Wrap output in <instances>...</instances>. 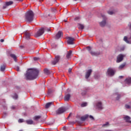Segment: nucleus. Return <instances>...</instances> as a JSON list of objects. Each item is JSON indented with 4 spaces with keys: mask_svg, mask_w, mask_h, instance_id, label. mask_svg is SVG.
Here are the masks:
<instances>
[{
    "mask_svg": "<svg viewBox=\"0 0 131 131\" xmlns=\"http://www.w3.org/2000/svg\"><path fill=\"white\" fill-rule=\"evenodd\" d=\"M39 71L36 69H29L26 74V77L28 80H34L37 78Z\"/></svg>",
    "mask_w": 131,
    "mask_h": 131,
    "instance_id": "obj_1",
    "label": "nucleus"
},
{
    "mask_svg": "<svg viewBox=\"0 0 131 131\" xmlns=\"http://www.w3.org/2000/svg\"><path fill=\"white\" fill-rule=\"evenodd\" d=\"M34 14L32 11L30 10L27 12L25 14V19L29 23L33 21Z\"/></svg>",
    "mask_w": 131,
    "mask_h": 131,
    "instance_id": "obj_2",
    "label": "nucleus"
},
{
    "mask_svg": "<svg viewBox=\"0 0 131 131\" xmlns=\"http://www.w3.org/2000/svg\"><path fill=\"white\" fill-rule=\"evenodd\" d=\"M45 31L50 32V28H41L39 29V30L35 34V37H39L41 36L45 32Z\"/></svg>",
    "mask_w": 131,
    "mask_h": 131,
    "instance_id": "obj_3",
    "label": "nucleus"
},
{
    "mask_svg": "<svg viewBox=\"0 0 131 131\" xmlns=\"http://www.w3.org/2000/svg\"><path fill=\"white\" fill-rule=\"evenodd\" d=\"M115 69L111 67L108 68L106 74L107 76L113 77L115 75Z\"/></svg>",
    "mask_w": 131,
    "mask_h": 131,
    "instance_id": "obj_4",
    "label": "nucleus"
},
{
    "mask_svg": "<svg viewBox=\"0 0 131 131\" xmlns=\"http://www.w3.org/2000/svg\"><path fill=\"white\" fill-rule=\"evenodd\" d=\"M88 50L92 56H98L100 55V53L98 51H94L91 49L90 47H88Z\"/></svg>",
    "mask_w": 131,
    "mask_h": 131,
    "instance_id": "obj_5",
    "label": "nucleus"
},
{
    "mask_svg": "<svg viewBox=\"0 0 131 131\" xmlns=\"http://www.w3.org/2000/svg\"><path fill=\"white\" fill-rule=\"evenodd\" d=\"M67 111V108L63 106L59 107L56 111L57 115H60L64 113Z\"/></svg>",
    "mask_w": 131,
    "mask_h": 131,
    "instance_id": "obj_6",
    "label": "nucleus"
},
{
    "mask_svg": "<svg viewBox=\"0 0 131 131\" xmlns=\"http://www.w3.org/2000/svg\"><path fill=\"white\" fill-rule=\"evenodd\" d=\"M60 59V56L59 55H56L55 57V58L53 61H52V63L53 65H55L57 64L59 60Z\"/></svg>",
    "mask_w": 131,
    "mask_h": 131,
    "instance_id": "obj_7",
    "label": "nucleus"
},
{
    "mask_svg": "<svg viewBox=\"0 0 131 131\" xmlns=\"http://www.w3.org/2000/svg\"><path fill=\"white\" fill-rule=\"evenodd\" d=\"M123 58H124V56L123 54L118 55V56L117 57V61H116L117 63H120L122 61H123Z\"/></svg>",
    "mask_w": 131,
    "mask_h": 131,
    "instance_id": "obj_8",
    "label": "nucleus"
},
{
    "mask_svg": "<svg viewBox=\"0 0 131 131\" xmlns=\"http://www.w3.org/2000/svg\"><path fill=\"white\" fill-rule=\"evenodd\" d=\"M14 4V2L13 1H9L5 3V4L3 6V9H6L7 7L13 5Z\"/></svg>",
    "mask_w": 131,
    "mask_h": 131,
    "instance_id": "obj_9",
    "label": "nucleus"
},
{
    "mask_svg": "<svg viewBox=\"0 0 131 131\" xmlns=\"http://www.w3.org/2000/svg\"><path fill=\"white\" fill-rule=\"evenodd\" d=\"M102 17L103 18V20L100 23V25L101 27H103L106 25V17L105 15H102Z\"/></svg>",
    "mask_w": 131,
    "mask_h": 131,
    "instance_id": "obj_10",
    "label": "nucleus"
},
{
    "mask_svg": "<svg viewBox=\"0 0 131 131\" xmlns=\"http://www.w3.org/2000/svg\"><path fill=\"white\" fill-rule=\"evenodd\" d=\"M75 40V38L71 37H68V45H73L74 43V41Z\"/></svg>",
    "mask_w": 131,
    "mask_h": 131,
    "instance_id": "obj_11",
    "label": "nucleus"
},
{
    "mask_svg": "<svg viewBox=\"0 0 131 131\" xmlns=\"http://www.w3.org/2000/svg\"><path fill=\"white\" fill-rule=\"evenodd\" d=\"M92 72H93V71L92 69H89L87 71V72L85 73V79H88L90 77Z\"/></svg>",
    "mask_w": 131,
    "mask_h": 131,
    "instance_id": "obj_12",
    "label": "nucleus"
},
{
    "mask_svg": "<svg viewBox=\"0 0 131 131\" xmlns=\"http://www.w3.org/2000/svg\"><path fill=\"white\" fill-rule=\"evenodd\" d=\"M63 35V33L62 31H58V32L56 34V36H55V39H58L60 38H61V37H62Z\"/></svg>",
    "mask_w": 131,
    "mask_h": 131,
    "instance_id": "obj_13",
    "label": "nucleus"
},
{
    "mask_svg": "<svg viewBox=\"0 0 131 131\" xmlns=\"http://www.w3.org/2000/svg\"><path fill=\"white\" fill-rule=\"evenodd\" d=\"M124 40L127 43L131 44V34L130 37L128 38L127 36H124Z\"/></svg>",
    "mask_w": 131,
    "mask_h": 131,
    "instance_id": "obj_14",
    "label": "nucleus"
},
{
    "mask_svg": "<svg viewBox=\"0 0 131 131\" xmlns=\"http://www.w3.org/2000/svg\"><path fill=\"white\" fill-rule=\"evenodd\" d=\"M6 67L7 64L6 63H2L1 66V71L2 72H5Z\"/></svg>",
    "mask_w": 131,
    "mask_h": 131,
    "instance_id": "obj_15",
    "label": "nucleus"
},
{
    "mask_svg": "<svg viewBox=\"0 0 131 131\" xmlns=\"http://www.w3.org/2000/svg\"><path fill=\"white\" fill-rule=\"evenodd\" d=\"M72 54V51L71 50L69 51L66 55V58L67 59H69L71 58V56Z\"/></svg>",
    "mask_w": 131,
    "mask_h": 131,
    "instance_id": "obj_16",
    "label": "nucleus"
},
{
    "mask_svg": "<svg viewBox=\"0 0 131 131\" xmlns=\"http://www.w3.org/2000/svg\"><path fill=\"white\" fill-rule=\"evenodd\" d=\"M96 106L98 107V110H102L103 109V107L102 106V103L100 101L98 102L97 103Z\"/></svg>",
    "mask_w": 131,
    "mask_h": 131,
    "instance_id": "obj_17",
    "label": "nucleus"
},
{
    "mask_svg": "<svg viewBox=\"0 0 131 131\" xmlns=\"http://www.w3.org/2000/svg\"><path fill=\"white\" fill-rule=\"evenodd\" d=\"M124 119L126 121V122L131 123V120H130V117L128 116H125L124 117Z\"/></svg>",
    "mask_w": 131,
    "mask_h": 131,
    "instance_id": "obj_18",
    "label": "nucleus"
},
{
    "mask_svg": "<svg viewBox=\"0 0 131 131\" xmlns=\"http://www.w3.org/2000/svg\"><path fill=\"white\" fill-rule=\"evenodd\" d=\"M24 36L27 40H28V39H29V38L31 36V34L29 32H26L24 34Z\"/></svg>",
    "mask_w": 131,
    "mask_h": 131,
    "instance_id": "obj_19",
    "label": "nucleus"
},
{
    "mask_svg": "<svg viewBox=\"0 0 131 131\" xmlns=\"http://www.w3.org/2000/svg\"><path fill=\"white\" fill-rule=\"evenodd\" d=\"M10 56L14 59L15 62H17V56H16V55L14 54H10Z\"/></svg>",
    "mask_w": 131,
    "mask_h": 131,
    "instance_id": "obj_20",
    "label": "nucleus"
},
{
    "mask_svg": "<svg viewBox=\"0 0 131 131\" xmlns=\"http://www.w3.org/2000/svg\"><path fill=\"white\" fill-rule=\"evenodd\" d=\"M53 104V102H50L46 103L45 106L46 108H49Z\"/></svg>",
    "mask_w": 131,
    "mask_h": 131,
    "instance_id": "obj_21",
    "label": "nucleus"
},
{
    "mask_svg": "<svg viewBox=\"0 0 131 131\" xmlns=\"http://www.w3.org/2000/svg\"><path fill=\"white\" fill-rule=\"evenodd\" d=\"M70 96H71V95H70V94H68L66 95L64 97V100L66 101H69V100L70 98Z\"/></svg>",
    "mask_w": 131,
    "mask_h": 131,
    "instance_id": "obj_22",
    "label": "nucleus"
},
{
    "mask_svg": "<svg viewBox=\"0 0 131 131\" xmlns=\"http://www.w3.org/2000/svg\"><path fill=\"white\" fill-rule=\"evenodd\" d=\"M40 118H41V116L40 115L35 116L33 117V120L35 121H38L39 119H40Z\"/></svg>",
    "mask_w": 131,
    "mask_h": 131,
    "instance_id": "obj_23",
    "label": "nucleus"
},
{
    "mask_svg": "<svg viewBox=\"0 0 131 131\" xmlns=\"http://www.w3.org/2000/svg\"><path fill=\"white\" fill-rule=\"evenodd\" d=\"M26 122L27 123L28 125H32L33 124V121L32 120H27L26 121Z\"/></svg>",
    "mask_w": 131,
    "mask_h": 131,
    "instance_id": "obj_24",
    "label": "nucleus"
},
{
    "mask_svg": "<svg viewBox=\"0 0 131 131\" xmlns=\"http://www.w3.org/2000/svg\"><path fill=\"white\" fill-rule=\"evenodd\" d=\"M77 27L80 30H83L84 29V26L82 24H78Z\"/></svg>",
    "mask_w": 131,
    "mask_h": 131,
    "instance_id": "obj_25",
    "label": "nucleus"
},
{
    "mask_svg": "<svg viewBox=\"0 0 131 131\" xmlns=\"http://www.w3.org/2000/svg\"><path fill=\"white\" fill-rule=\"evenodd\" d=\"M125 108L127 109L131 108V101L129 102L128 104H125Z\"/></svg>",
    "mask_w": 131,
    "mask_h": 131,
    "instance_id": "obj_26",
    "label": "nucleus"
},
{
    "mask_svg": "<svg viewBox=\"0 0 131 131\" xmlns=\"http://www.w3.org/2000/svg\"><path fill=\"white\" fill-rule=\"evenodd\" d=\"M44 73L47 75H49L50 74V72L49 71L48 69H45L44 70Z\"/></svg>",
    "mask_w": 131,
    "mask_h": 131,
    "instance_id": "obj_27",
    "label": "nucleus"
},
{
    "mask_svg": "<svg viewBox=\"0 0 131 131\" xmlns=\"http://www.w3.org/2000/svg\"><path fill=\"white\" fill-rule=\"evenodd\" d=\"M125 65H126V63H123L121 64L119 67V70L122 69L123 68H124V67L125 66Z\"/></svg>",
    "mask_w": 131,
    "mask_h": 131,
    "instance_id": "obj_28",
    "label": "nucleus"
},
{
    "mask_svg": "<svg viewBox=\"0 0 131 131\" xmlns=\"http://www.w3.org/2000/svg\"><path fill=\"white\" fill-rule=\"evenodd\" d=\"M109 126V123L108 122H106L105 124H102V127L105 128Z\"/></svg>",
    "mask_w": 131,
    "mask_h": 131,
    "instance_id": "obj_29",
    "label": "nucleus"
},
{
    "mask_svg": "<svg viewBox=\"0 0 131 131\" xmlns=\"http://www.w3.org/2000/svg\"><path fill=\"white\" fill-rule=\"evenodd\" d=\"M125 81L128 84L131 83V78L126 79Z\"/></svg>",
    "mask_w": 131,
    "mask_h": 131,
    "instance_id": "obj_30",
    "label": "nucleus"
},
{
    "mask_svg": "<svg viewBox=\"0 0 131 131\" xmlns=\"http://www.w3.org/2000/svg\"><path fill=\"white\" fill-rule=\"evenodd\" d=\"M88 117V116H85L81 117V120L82 121H84Z\"/></svg>",
    "mask_w": 131,
    "mask_h": 131,
    "instance_id": "obj_31",
    "label": "nucleus"
},
{
    "mask_svg": "<svg viewBox=\"0 0 131 131\" xmlns=\"http://www.w3.org/2000/svg\"><path fill=\"white\" fill-rule=\"evenodd\" d=\"M116 95L117 96V97H116V99L117 100H118L120 98L121 95L120 94H118V93H116Z\"/></svg>",
    "mask_w": 131,
    "mask_h": 131,
    "instance_id": "obj_32",
    "label": "nucleus"
},
{
    "mask_svg": "<svg viewBox=\"0 0 131 131\" xmlns=\"http://www.w3.org/2000/svg\"><path fill=\"white\" fill-rule=\"evenodd\" d=\"M13 98L14 99H18V95L16 93H15L14 95H13Z\"/></svg>",
    "mask_w": 131,
    "mask_h": 131,
    "instance_id": "obj_33",
    "label": "nucleus"
},
{
    "mask_svg": "<svg viewBox=\"0 0 131 131\" xmlns=\"http://www.w3.org/2000/svg\"><path fill=\"white\" fill-rule=\"evenodd\" d=\"M86 105H87V103L86 102H84V103H83L81 104V106L82 107H85Z\"/></svg>",
    "mask_w": 131,
    "mask_h": 131,
    "instance_id": "obj_34",
    "label": "nucleus"
},
{
    "mask_svg": "<svg viewBox=\"0 0 131 131\" xmlns=\"http://www.w3.org/2000/svg\"><path fill=\"white\" fill-rule=\"evenodd\" d=\"M107 13H108V14H110V15H113V14H114V11H108L107 12Z\"/></svg>",
    "mask_w": 131,
    "mask_h": 131,
    "instance_id": "obj_35",
    "label": "nucleus"
},
{
    "mask_svg": "<svg viewBox=\"0 0 131 131\" xmlns=\"http://www.w3.org/2000/svg\"><path fill=\"white\" fill-rule=\"evenodd\" d=\"M79 20H80V17L79 16H77V17H75V19H74L75 21H78Z\"/></svg>",
    "mask_w": 131,
    "mask_h": 131,
    "instance_id": "obj_36",
    "label": "nucleus"
},
{
    "mask_svg": "<svg viewBox=\"0 0 131 131\" xmlns=\"http://www.w3.org/2000/svg\"><path fill=\"white\" fill-rule=\"evenodd\" d=\"M18 121V123H22L24 122V120L23 119H19Z\"/></svg>",
    "mask_w": 131,
    "mask_h": 131,
    "instance_id": "obj_37",
    "label": "nucleus"
},
{
    "mask_svg": "<svg viewBox=\"0 0 131 131\" xmlns=\"http://www.w3.org/2000/svg\"><path fill=\"white\" fill-rule=\"evenodd\" d=\"M15 69L17 71V72H19V70H20V68H19V67L18 66H16V68H15Z\"/></svg>",
    "mask_w": 131,
    "mask_h": 131,
    "instance_id": "obj_38",
    "label": "nucleus"
},
{
    "mask_svg": "<svg viewBox=\"0 0 131 131\" xmlns=\"http://www.w3.org/2000/svg\"><path fill=\"white\" fill-rule=\"evenodd\" d=\"M33 59H34V61H37V60H38L39 58H38V57H34Z\"/></svg>",
    "mask_w": 131,
    "mask_h": 131,
    "instance_id": "obj_39",
    "label": "nucleus"
},
{
    "mask_svg": "<svg viewBox=\"0 0 131 131\" xmlns=\"http://www.w3.org/2000/svg\"><path fill=\"white\" fill-rule=\"evenodd\" d=\"M15 108H16V106H15L12 105L11 106V109L12 110H15Z\"/></svg>",
    "mask_w": 131,
    "mask_h": 131,
    "instance_id": "obj_40",
    "label": "nucleus"
},
{
    "mask_svg": "<svg viewBox=\"0 0 131 131\" xmlns=\"http://www.w3.org/2000/svg\"><path fill=\"white\" fill-rule=\"evenodd\" d=\"M90 118L92 120H94V118L93 116H92V115L90 116Z\"/></svg>",
    "mask_w": 131,
    "mask_h": 131,
    "instance_id": "obj_41",
    "label": "nucleus"
},
{
    "mask_svg": "<svg viewBox=\"0 0 131 131\" xmlns=\"http://www.w3.org/2000/svg\"><path fill=\"white\" fill-rule=\"evenodd\" d=\"M1 20H3V23H5V21H4V17H1Z\"/></svg>",
    "mask_w": 131,
    "mask_h": 131,
    "instance_id": "obj_42",
    "label": "nucleus"
},
{
    "mask_svg": "<svg viewBox=\"0 0 131 131\" xmlns=\"http://www.w3.org/2000/svg\"><path fill=\"white\" fill-rule=\"evenodd\" d=\"M85 91H83V92L82 93V95L84 96V95H85Z\"/></svg>",
    "mask_w": 131,
    "mask_h": 131,
    "instance_id": "obj_43",
    "label": "nucleus"
},
{
    "mask_svg": "<svg viewBox=\"0 0 131 131\" xmlns=\"http://www.w3.org/2000/svg\"><path fill=\"white\" fill-rule=\"evenodd\" d=\"M128 27L129 28V29L131 30V23L128 24Z\"/></svg>",
    "mask_w": 131,
    "mask_h": 131,
    "instance_id": "obj_44",
    "label": "nucleus"
},
{
    "mask_svg": "<svg viewBox=\"0 0 131 131\" xmlns=\"http://www.w3.org/2000/svg\"><path fill=\"white\" fill-rule=\"evenodd\" d=\"M4 41H5V40L4 39H1V42H4Z\"/></svg>",
    "mask_w": 131,
    "mask_h": 131,
    "instance_id": "obj_45",
    "label": "nucleus"
},
{
    "mask_svg": "<svg viewBox=\"0 0 131 131\" xmlns=\"http://www.w3.org/2000/svg\"><path fill=\"white\" fill-rule=\"evenodd\" d=\"M71 72H72V69H69V73H71Z\"/></svg>",
    "mask_w": 131,
    "mask_h": 131,
    "instance_id": "obj_46",
    "label": "nucleus"
},
{
    "mask_svg": "<svg viewBox=\"0 0 131 131\" xmlns=\"http://www.w3.org/2000/svg\"><path fill=\"white\" fill-rule=\"evenodd\" d=\"M3 107L4 108V110H7V106L6 105L3 106Z\"/></svg>",
    "mask_w": 131,
    "mask_h": 131,
    "instance_id": "obj_47",
    "label": "nucleus"
},
{
    "mask_svg": "<svg viewBox=\"0 0 131 131\" xmlns=\"http://www.w3.org/2000/svg\"><path fill=\"white\" fill-rule=\"evenodd\" d=\"M16 1H18L20 2H22L23 1V0H15Z\"/></svg>",
    "mask_w": 131,
    "mask_h": 131,
    "instance_id": "obj_48",
    "label": "nucleus"
},
{
    "mask_svg": "<svg viewBox=\"0 0 131 131\" xmlns=\"http://www.w3.org/2000/svg\"><path fill=\"white\" fill-rule=\"evenodd\" d=\"M119 77H120V78H121H121H123V76H120Z\"/></svg>",
    "mask_w": 131,
    "mask_h": 131,
    "instance_id": "obj_49",
    "label": "nucleus"
},
{
    "mask_svg": "<svg viewBox=\"0 0 131 131\" xmlns=\"http://www.w3.org/2000/svg\"><path fill=\"white\" fill-rule=\"evenodd\" d=\"M124 49V48L123 47V49H121V50H122V51H123Z\"/></svg>",
    "mask_w": 131,
    "mask_h": 131,
    "instance_id": "obj_50",
    "label": "nucleus"
},
{
    "mask_svg": "<svg viewBox=\"0 0 131 131\" xmlns=\"http://www.w3.org/2000/svg\"><path fill=\"white\" fill-rule=\"evenodd\" d=\"M48 93H49V94H50V93H51V91H48Z\"/></svg>",
    "mask_w": 131,
    "mask_h": 131,
    "instance_id": "obj_51",
    "label": "nucleus"
},
{
    "mask_svg": "<svg viewBox=\"0 0 131 131\" xmlns=\"http://www.w3.org/2000/svg\"><path fill=\"white\" fill-rule=\"evenodd\" d=\"M43 0H39L40 2H43Z\"/></svg>",
    "mask_w": 131,
    "mask_h": 131,
    "instance_id": "obj_52",
    "label": "nucleus"
},
{
    "mask_svg": "<svg viewBox=\"0 0 131 131\" xmlns=\"http://www.w3.org/2000/svg\"><path fill=\"white\" fill-rule=\"evenodd\" d=\"M105 131H113V130H105Z\"/></svg>",
    "mask_w": 131,
    "mask_h": 131,
    "instance_id": "obj_53",
    "label": "nucleus"
},
{
    "mask_svg": "<svg viewBox=\"0 0 131 131\" xmlns=\"http://www.w3.org/2000/svg\"><path fill=\"white\" fill-rule=\"evenodd\" d=\"M4 114L6 115V114H7V113H4Z\"/></svg>",
    "mask_w": 131,
    "mask_h": 131,
    "instance_id": "obj_54",
    "label": "nucleus"
},
{
    "mask_svg": "<svg viewBox=\"0 0 131 131\" xmlns=\"http://www.w3.org/2000/svg\"><path fill=\"white\" fill-rule=\"evenodd\" d=\"M74 1H77V0H74Z\"/></svg>",
    "mask_w": 131,
    "mask_h": 131,
    "instance_id": "obj_55",
    "label": "nucleus"
},
{
    "mask_svg": "<svg viewBox=\"0 0 131 131\" xmlns=\"http://www.w3.org/2000/svg\"><path fill=\"white\" fill-rule=\"evenodd\" d=\"M19 131H23V130H20Z\"/></svg>",
    "mask_w": 131,
    "mask_h": 131,
    "instance_id": "obj_56",
    "label": "nucleus"
},
{
    "mask_svg": "<svg viewBox=\"0 0 131 131\" xmlns=\"http://www.w3.org/2000/svg\"><path fill=\"white\" fill-rule=\"evenodd\" d=\"M64 21H65V22H66V21H67V20H64Z\"/></svg>",
    "mask_w": 131,
    "mask_h": 131,
    "instance_id": "obj_57",
    "label": "nucleus"
}]
</instances>
